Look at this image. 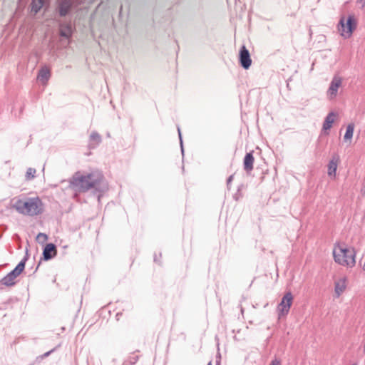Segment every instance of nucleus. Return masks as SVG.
<instances>
[{
  "label": "nucleus",
  "instance_id": "ddd939ff",
  "mask_svg": "<svg viewBox=\"0 0 365 365\" xmlns=\"http://www.w3.org/2000/svg\"><path fill=\"white\" fill-rule=\"evenodd\" d=\"M51 77V72L46 66L42 67L38 73L37 78L43 83L46 84Z\"/></svg>",
  "mask_w": 365,
  "mask_h": 365
},
{
  "label": "nucleus",
  "instance_id": "f8f14e48",
  "mask_svg": "<svg viewBox=\"0 0 365 365\" xmlns=\"http://www.w3.org/2000/svg\"><path fill=\"white\" fill-rule=\"evenodd\" d=\"M102 142L101 135L96 131H93L90 136L88 140V148L89 149H95L97 148Z\"/></svg>",
  "mask_w": 365,
  "mask_h": 365
},
{
  "label": "nucleus",
  "instance_id": "2eb2a0df",
  "mask_svg": "<svg viewBox=\"0 0 365 365\" xmlns=\"http://www.w3.org/2000/svg\"><path fill=\"white\" fill-rule=\"evenodd\" d=\"M45 0H32L31 3V11L37 14L43 7Z\"/></svg>",
  "mask_w": 365,
  "mask_h": 365
},
{
  "label": "nucleus",
  "instance_id": "412c9836",
  "mask_svg": "<svg viewBox=\"0 0 365 365\" xmlns=\"http://www.w3.org/2000/svg\"><path fill=\"white\" fill-rule=\"evenodd\" d=\"M56 245L53 243L47 244L43 249V251H56Z\"/></svg>",
  "mask_w": 365,
  "mask_h": 365
},
{
  "label": "nucleus",
  "instance_id": "b1692460",
  "mask_svg": "<svg viewBox=\"0 0 365 365\" xmlns=\"http://www.w3.org/2000/svg\"><path fill=\"white\" fill-rule=\"evenodd\" d=\"M233 178H234V175H231L228 177L227 180V187H229L230 184L232 182V181L233 180Z\"/></svg>",
  "mask_w": 365,
  "mask_h": 365
},
{
  "label": "nucleus",
  "instance_id": "2f4dec72",
  "mask_svg": "<svg viewBox=\"0 0 365 365\" xmlns=\"http://www.w3.org/2000/svg\"><path fill=\"white\" fill-rule=\"evenodd\" d=\"M364 365H365V360H364Z\"/></svg>",
  "mask_w": 365,
  "mask_h": 365
},
{
  "label": "nucleus",
  "instance_id": "0eeeda50",
  "mask_svg": "<svg viewBox=\"0 0 365 365\" xmlns=\"http://www.w3.org/2000/svg\"><path fill=\"white\" fill-rule=\"evenodd\" d=\"M73 0H57L56 11L60 17H65L71 11Z\"/></svg>",
  "mask_w": 365,
  "mask_h": 365
},
{
  "label": "nucleus",
  "instance_id": "393cba45",
  "mask_svg": "<svg viewBox=\"0 0 365 365\" xmlns=\"http://www.w3.org/2000/svg\"><path fill=\"white\" fill-rule=\"evenodd\" d=\"M356 3L358 5H360L361 8L365 6V0H357Z\"/></svg>",
  "mask_w": 365,
  "mask_h": 365
},
{
  "label": "nucleus",
  "instance_id": "9b49d317",
  "mask_svg": "<svg viewBox=\"0 0 365 365\" xmlns=\"http://www.w3.org/2000/svg\"><path fill=\"white\" fill-rule=\"evenodd\" d=\"M255 158L252 152L247 153L243 160V168L247 174H250L253 170Z\"/></svg>",
  "mask_w": 365,
  "mask_h": 365
},
{
  "label": "nucleus",
  "instance_id": "a878e982",
  "mask_svg": "<svg viewBox=\"0 0 365 365\" xmlns=\"http://www.w3.org/2000/svg\"><path fill=\"white\" fill-rule=\"evenodd\" d=\"M178 131L179 138H180V145H181V148H182V152H183L182 135H181V132H180V130L179 128H178Z\"/></svg>",
  "mask_w": 365,
  "mask_h": 365
},
{
  "label": "nucleus",
  "instance_id": "20e7f679",
  "mask_svg": "<svg viewBox=\"0 0 365 365\" xmlns=\"http://www.w3.org/2000/svg\"><path fill=\"white\" fill-rule=\"evenodd\" d=\"M336 263L347 267H353L356 264L354 252H332Z\"/></svg>",
  "mask_w": 365,
  "mask_h": 365
},
{
  "label": "nucleus",
  "instance_id": "f03ea898",
  "mask_svg": "<svg viewBox=\"0 0 365 365\" xmlns=\"http://www.w3.org/2000/svg\"><path fill=\"white\" fill-rule=\"evenodd\" d=\"M12 207L19 214L31 217L41 215L44 211V205L38 197L18 199Z\"/></svg>",
  "mask_w": 365,
  "mask_h": 365
},
{
  "label": "nucleus",
  "instance_id": "473e14b6",
  "mask_svg": "<svg viewBox=\"0 0 365 365\" xmlns=\"http://www.w3.org/2000/svg\"><path fill=\"white\" fill-rule=\"evenodd\" d=\"M353 365H356V364H353Z\"/></svg>",
  "mask_w": 365,
  "mask_h": 365
},
{
  "label": "nucleus",
  "instance_id": "6e6552de",
  "mask_svg": "<svg viewBox=\"0 0 365 365\" xmlns=\"http://www.w3.org/2000/svg\"><path fill=\"white\" fill-rule=\"evenodd\" d=\"M239 61L240 66L244 69H248L252 64L250 52L245 46H242L240 50Z\"/></svg>",
  "mask_w": 365,
  "mask_h": 365
},
{
  "label": "nucleus",
  "instance_id": "aec40b11",
  "mask_svg": "<svg viewBox=\"0 0 365 365\" xmlns=\"http://www.w3.org/2000/svg\"><path fill=\"white\" fill-rule=\"evenodd\" d=\"M48 239V237L44 233H39L36 237V240L39 243H43L45 242Z\"/></svg>",
  "mask_w": 365,
  "mask_h": 365
},
{
  "label": "nucleus",
  "instance_id": "6ab92c4d",
  "mask_svg": "<svg viewBox=\"0 0 365 365\" xmlns=\"http://www.w3.org/2000/svg\"><path fill=\"white\" fill-rule=\"evenodd\" d=\"M36 170L35 168H29L26 173V179L27 180H32L35 178Z\"/></svg>",
  "mask_w": 365,
  "mask_h": 365
},
{
  "label": "nucleus",
  "instance_id": "c756f323",
  "mask_svg": "<svg viewBox=\"0 0 365 365\" xmlns=\"http://www.w3.org/2000/svg\"><path fill=\"white\" fill-rule=\"evenodd\" d=\"M364 354H365V344H364Z\"/></svg>",
  "mask_w": 365,
  "mask_h": 365
},
{
  "label": "nucleus",
  "instance_id": "9d476101",
  "mask_svg": "<svg viewBox=\"0 0 365 365\" xmlns=\"http://www.w3.org/2000/svg\"><path fill=\"white\" fill-rule=\"evenodd\" d=\"M341 85V78L339 76H334L329 85V88L328 89V95L330 96V98H335L337 95L338 89Z\"/></svg>",
  "mask_w": 365,
  "mask_h": 365
},
{
  "label": "nucleus",
  "instance_id": "7c9ffc66",
  "mask_svg": "<svg viewBox=\"0 0 365 365\" xmlns=\"http://www.w3.org/2000/svg\"><path fill=\"white\" fill-rule=\"evenodd\" d=\"M207 365H212V362H209V364H207Z\"/></svg>",
  "mask_w": 365,
  "mask_h": 365
},
{
  "label": "nucleus",
  "instance_id": "7ed1b4c3",
  "mask_svg": "<svg viewBox=\"0 0 365 365\" xmlns=\"http://www.w3.org/2000/svg\"><path fill=\"white\" fill-rule=\"evenodd\" d=\"M345 18L343 16L340 19L339 22V31L345 38H349L353 31L356 28V21L354 15H349L346 19V23H344Z\"/></svg>",
  "mask_w": 365,
  "mask_h": 365
},
{
  "label": "nucleus",
  "instance_id": "f3484780",
  "mask_svg": "<svg viewBox=\"0 0 365 365\" xmlns=\"http://www.w3.org/2000/svg\"><path fill=\"white\" fill-rule=\"evenodd\" d=\"M354 124L349 123L346 126V133L344 136V140H351L352 138L353 134H354Z\"/></svg>",
  "mask_w": 365,
  "mask_h": 365
},
{
  "label": "nucleus",
  "instance_id": "423d86ee",
  "mask_svg": "<svg viewBox=\"0 0 365 365\" xmlns=\"http://www.w3.org/2000/svg\"><path fill=\"white\" fill-rule=\"evenodd\" d=\"M292 303H293V295H292L291 292H287L282 298L279 305H277V311L279 318L284 317L288 314Z\"/></svg>",
  "mask_w": 365,
  "mask_h": 365
},
{
  "label": "nucleus",
  "instance_id": "5701e85b",
  "mask_svg": "<svg viewBox=\"0 0 365 365\" xmlns=\"http://www.w3.org/2000/svg\"><path fill=\"white\" fill-rule=\"evenodd\" d=\"M269 365H282V361L279 359H274L272 361H270V364Z\"/></svg>",
  "mask_w": 365,
  "mask_h": 365
},
{
  "label": "nucleus",
  "instance_id": "39448f33",
  "mask_svg": "<svg viewBox=\"0 0 365 365\" xmlns=\"http://www.w3.org/2000/svg\"><path fill=\"white\" fill-rule=\"evenodd\" d=\"M26 260V259H24L20 262L19 264L16 266L15 269L7 274L6 277H3V284L6 286H13L14 284H16V278H17L24 270Z\"/></svg>",
  "mask_w": 365,
  "mask_h": 365
},
{
  "label": "nucleus",
  "instance_id": "dca6fc26",
  "mask_svg": "<svg viewBox=\"0 0 365 365\" xmlns=\"http://www.w3.org/2000/svg\"><path fill=\"white\" fill-rule=\"evenodd\" d=\"M337 161H338V160H334V159H332L329 161V165H328V175L329 176H331V175L335 176L336 175V168H337Z\"/></svg>",
  "mask_w": 365,
  "mask_h": 365
},
{
  "label": "nucleus",
  "instance_id": "4be33fe9",
  "mask_svg": "<svg viewBox=\"0 0 365 365\" xmlns=\"http://www.w3.org/2000/svg\"><path fill=\"white\" fill-rule=\"evenodd\" d=\"M56 253L57 252H43V258H42V259L48 260L52 257H54Z\"/></svg>",
  "mask_w": 365,
  "mask_h": 365
},
{
  "label": "nucleus",
  "instance_id": "a211bd4d",
  "mask_svg": "<svg viewBox=\"0 0 365 365\" xmlns=\"http://www.w3.org/2000/svg\"><path fill=\"white\" fill-rule=\"evenodd\" d=\"M60 35L66 38L71 37L72 35L71 26L67 24L62 27L60 30Z\"/></svg>",
  "mask_w": 365,
  "mask_h": 365
},
{
  "label": "nucleus",
  "instance_id": "4468645a",
  "mask_svg": "<svg viewBox=\"0 0 365 365\" xmlns=\"http://www.w3.org/2000/svg\"><path fill=\"white\" fill-rule=\"evenodd\" d=\"M335 113L334 112H330L325 118L324 119V121L323 123V126H322V129L324 130H329L331 126H332V124L334 121V117H335Z\"/></svg>",
  "mask_w": 365,
  "mask_h": 365
},
{
  "label": "nucleus",
  "instance_id": "1a4fd4ad",
  "mask_svg": "<svg viewBox=\"0 0 365 365\" xmlns=\"http://www.w3.org/2000/svg\"><path fill=\"white\" fill-rule=\"evenodd\" d=\"M347 287V278L340 277L334 282V295L339 297L345 292Z\"/></svg>",
  "mask_w": 365,
  "mask_h": 365
},
{
  "label": "nucleus",
  "instance_id": "f257e3e1",
  "mask_svg": "<svg viewBox=\"0 0 365 365\" xmlns=\"http://www.w3.org/2000/svg\"><path fill=\"white\" fill-rule=\"evenodd\" d=\"M103 181L104 176L98 170H94L86 175L77 171L68 180V187L76 192H86L91 189L101 192L103 190Z\"/></svg>",
  "mask_w": 365,
  "mask_h": 365
},
{
  "label": "nucleus",
  "instance_id": "bb28decb",
  "mask_svg": "<svg viewBox=\"0 0 365 365\" xmlns=\"http://www.w3.org/2000/svg\"><path fill=\"white\" fill-rule=\"evenodd\" d=\"M58 246L59 247H61V249H66L68 247V245L62 243V241H61V242L58 245Z\"/></svg>",
  "mask_w": 365,
  "mask_h": 365
},
{
  "label": "nucleus",
  "instance_id": "c85d7f7f",
  "mask_svg": "<svg viewBox=\"0 0 365 365\" xmlns=\"http://www.w3.org/2000/svg\"><path fill=\"white\" fill-rule=\"evenodd\" d=\"M362 269H364V270L365 271V260L364 264H362Z\"/></svg>",
  "mask_w": 365,
  "mask_h": 365
},
{
  "label": "nucleus",
  "instance_id": "cd10ccee",
  "mask_svg": "<svg viewBox=\"0 0 365 365\" xmlns=\"http://www.w3.org/2000/svg\"><path fill=\"white\" fill-rule=\"evenodd\" d=\"M340 251L345 252V251H349V250L346 248H340Z\"/></svg>",
  "mask_w": 365,
  "mask_h": 365
}]
</instances>
